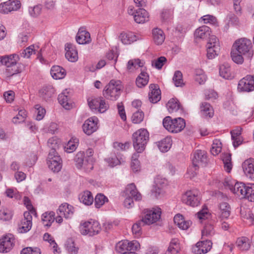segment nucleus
<instances>
[{
    "label": "nucleus",
    "mask_w": 254,
    "mask_h": 254,
    "mask_svg": "<svg viewBox=\"0 0 254 254\" xmlns=\"http://www.w3.org/2000/svg\"><path fill=\"white\" fill-rule=\"evenodd\" d=\"M98 119L96 117H92L86 120L82 125L83 132L90 135L98 128Z\"/></svg>",
    "instance_id": "nucleus-17"
},
{
    "label": "nucleus",
    "mask_w": 254,
    "mask_h": 254,
    "mask_svg": "<svg viewBox=\"0 0 254 254\" xmlns=\"http://www.w3.org/2000/svg\"><path fill=\"white\" fill-rule=\"evenodd\" d=\"M221 149L222 144L220 141L218 139H215L213 142L210 149L211 153L213 155L216 156L221 152Z\"/></svg>",
    "instance_id": "nucleus-53"
},
{
    "label": "nucleus",
    "mask_w": 254,
    "mask_h": 254,
    "mask_svg": "<svg viewBox=\"0 0 254 254\" xmlns=\"http://www.w3.org/2000/svg\"><path fill=\"white\" fill-rule=\"evenodd\" d=\"M19 57L17 54L3 56V65L6 67V72L9 75H13L21 72L22 66L17 62Z\"/></svg>",
    "instance_id": "nucleus-3"
},
{
    "label": "nucleus",
    "mask_w": 254,
    "mask_h": 254,
    "mask_svg": "<svg viewBox=\"0 0 254 254\" xmlns=\"http://www.w3.org/2000/svg\"><path fill=\"white\" fill-rule=\"evenodd\" d=\"M125 193L126 196H130L135 201H140L142 199V195L138 191L134 183H131L127 186Z\"/></svg>",
    "instance_id": "nucleus-22"
},
{
    "label": "nucleus",
    "mask_w": 254,
    "mask_h": 254,
    "mask_svg": "<svg viewBox=\"0 0 254 254\" xmlns=\"http://www.w3.org/2000/svg\"><path fill=\"white\" fill-rule=\"evenodd\" d=\"M231 56L233 61L237 64H242L244 62V55L236 52V50H232Z\"/></svg>",
    "instance_id": "nucleus-56"
},
{
    "label": "nucleus",
    "mask_w": 254,
    "mask_h": 254,
    "mask_svg": "<svg viewBox=\"0 0 254 254\" xmlns=\"http://www.w3.org/2000/svg\"><path fill=\"white\" fill-rule=\"evenodd\" d=\"M194 79L199 84H202L206 80V76L203 70L200 68L196 69L194 71Z\"/></svg>",
    "instance_id": "nucleus-48"
},
{
    "label": "nucleus",
    "mask_w": 254,
    "mask_h": 254,
    "mask_svg": "<svg viewBox=\"0 0 254 254\" xmlns=\"http://www.w3.org/2000/svg\"><path fill=\"white\" fill-rule=\"evenodd\" d=\"M55 140L50 138L48 141V146L51 148L49 153L47 163L50 170L54 172H59L62 167V160L56 151V146H53Z\"/></svg>",
    "instance_id": "nucleus-1"
},
{
    "label": "nucleus",
    "mask_w": 254,
    "mask_h": 254,
    "mask_svg": "<svg viewBox=\"0 0 254 254\" xmlns=\"http://www.w3.org/2000/svg\"><path fill=\"white\" fill-rule=\"evenodd\" d=\"M149 139V133L147 129L140 128L132 135L133 146L138 153L142 152Z\"/></svg>",
    "instance_id": "nucleus-2"
},
{
    "label": "nucleus",
    "mask_w": 254,
    "mask_h": 254,
    "mask_svg": "<svg viewBox=\"0 0 254 254\" xmlns=\"http://www.w3.org/2000/svg\"><path fill=\"white\" fill-rule=\"evenodd\" d=\"M58 101L59 103L66 110H69L72 107V103L70 100L69 93L67 89L59 94Z\"/></svg>",
    "instance_id": "nucleus-29"
},
{
    "label": "nucleus",
    "mask_w": 254,
    "mask_h": 254,
    "mask_svg": "<svg viewBox=\"0 0 254 254\" xmlns=\"http://www.w3.org/2000/svg\"><path fill=\"white\" fill-rule=\"evenodd\" d=\"M134 20L137 23H144L149 20V14L143 8L136 10Z\"/></svg>",
    "instance_id": "nucleus-30"
},
{
    "label": "nucleus",
    "mask_w": 254,
    "mask_h": 254,
    "mask_svg": "<svg viewBox=\"0 0 254 254\" xmlns=\"http://www.w3.org/2000/svg\"><path fill=\"white\" fill-rule=\"evenodd\" d=\"M76 40L79 44L89 43L91 41L90 34L84 28H80L77 34Z\"/></svg>",
    "instance_id": "nucleus-26"
},
{
    "label": "nucleus",
    "mask_w": 254,
    "mask_h": 254,
    "mask_svg": "<svg viewBox=\"0 0 254 254\" xmlns=\"http://www.w3.org/2000/svg\"><path fill=\"white\" fill-rule=\"evenodd\" d=\"M252 46L251 41L244 38L236 40L233 45L232 49L243 55L248 59H251L254 54Z\"/></svg>",
    "instance_id": "nucleus-5"
},
{
    "label": "nucleus",
    "mask_w": 254,
    "mask_h": 254,
    "mask_svg": "<svg viewBox=\"0 0 254 254\" xmlns=\"http://www.w3.org/2000/svg\"><path fill=\"white\" fill-rule=\"evenodd\" d=\"M238 89L244 92L254 90V76L249 75L241 79L238 83Z\"/></svg>",
    "instance_id": "nucleus-18"
},
{
    "label": "nucleus",
    "mask_w": 254,
    "mask_h": 254,
    "mask_svg": "<svg viewBox=\"0 0 254 254\" xmlns=\"http://www.w3.org/2000/svg\"><path fill=\"white\" fill-rule=\"evenodd\" d=\"M21 7L20 1L18 0H8L0 4V12L7 14L17 11Z\"/></svg>",
    "instance_id": "nucleus-15"
},
{
    "label": "nucleus",
    "mask_w": 254,
    "mask_h": 254,
    "mask_svg": "<svg viewBox=\"0 0 254 254\" xmlns=\"http://www.w3.org/2000/svg\"><path fill=\"white\" fill-rule=\"evenodd\" d=\"M140 248L139 243L136 241H128L125 240L118 242L116 246V252L123 254L129 251H136Z\"/></svg>",
    "instance_id": "nucleus-12"
},
{
    "label": "nucleus",
    "mask_w": 254,
    "mask_h": 254,
    "mask_svg": "<svg viewBox=\"0 0 254 254\" xmlns=\"http://www.w3.org/2000/svg\"><path fill=\"white\" fill-rule=\"evenodd\" d=\"M226 189H229L237 196L245 198L247 195L248 186L243 183H238L231 178H226L223 182Z\"/></svg>",
    "instance_id": "nucleus-6"
},
{
    "label": "nucleus",
    "mask_w": 254,
    "mask_h": 254,
    "mask_svg": "<svg viewBox=\"0 0 254 254\" xmlns=\"http://www.w3.org/2000/svg\"><path fill=\"white\" fill-rule=\"evenodd\" d=\"M51 74L55 79H61L64 77L66 73L64 69L59 65L53 66L51 69Z\"/></svg>",
    "instance_id": "nucleus-38"
},
{
    "label": "nucleus",
    "mask_w": 254,
    "mask_h": 254,
    "mask_svg": "<svg viewBox=\"0 0 254 254\" xmlns=\"http://www.w3.org/2000/svg\"><path fill=\"white\" fill-rule=\"evenodd\" d=\"M207 162V157L206 153L204 151L197 150L193 153V156L192 158V163L193 165H198L199 166H204Z\"/></svg>",
    "instance_id": "nucleus-21"
},
{
    "label": "nucleus",
    "mask_w": 254,
    "mask_h": 254,
    "mask_svg": "<svg viewBox=\"0 0 254 254\" xmlns=\"http://www.w3.org/2000/svg\"><path fill=\"white\" fill-rule=\"evenodd\" d=\"M119 38L123 44L129 45L139 39L138 37L131 32H122Z\"/></svg>",
    "instance_id": "nucleus-27"
},
{
    "label": "nucleus",
    "mask_w": 254,
    "mask_h": 254,
    "mask_svg": "<svg viewBox=\"0 0 254 254\" xmlns=\"http://www.w3.org/2000/svg\"><path fill=\"white\" fill-rule=\"evenodd\" d=\"M74 212V207L67 203L62 204L57 211L58 214L63 215L66 219L71 218Z\"/></svg>",
    "instance_id": "nucleus-24"
},
{
    "label": "nucleus",
    "mask_w": 254,
    "mask_h": 254,
    "mask_svg": "<svg viewBox=\"0 0 254 254\" xmlns=\"http://www.w3.org/2000/svg\"><path fill=\"white\" fill-rule=\"evenodd\" d=\"M236 245L240 250L242 251H246L250 249L251 243L248 238L242 237L237 239L236 241Z\"/></svg>",
    "instance_id": "nucleus-39"
},
{
    "label": "nucleus",
    "mask_w": 254,
    "mask_h": 254,
    "mask_svg": "<svg viewBox=\"0 0 254 254\" xmlns=\"http://www.w3.org/2000/svg\"><path fill=\"white\" fill-rule=\"evenodd\" d=\"M207 49V57L209 59H213L218 56L220 48L216 46L214 49L211 48V47L206 48Z\"/></svg>",
    "instance_id": "nucleus-59"
},
{
    "label": "nucleus",
    "mask_w": 254,
    "mask_h": 254,
    "mask_svg": "<svg viewBox=\"0 0 254 254\" xmlns=\"http://www.w3.org/2000/svg\"><path fill=\"white\" fill-rule=\"evenodd\" d=\"M219 74L222 77L226 79H231L234 77L231 67L227 63H224L220 65Z\"/></svg>",
    "instance_id": "nucleus-34"
},
{
    "label": "nucleus",
    "mask_w": 254,
    "mask_h": 254,
    "mask_svg": "<svg viewBox=\"0 0 254 254\" xmlns=\"http://www.w3.org/2000/svg\"><path fill=\"white\" fill-rule=\"evenodd\" d=\"M79 200L84 204L90 205L92 204L94 198L91 192L86 190L79 195Z\"/></svg>",
    "instance_id": "nucleus-40"
},
{
    "label": "nucleus",
    "mask_w": 254,
    "mask_h": 254,
    "mask_svg": "<svg viewBox=\"0 0 254 254\" xmlns=\"http://www.w3.org/2000/svg\"><path fill=\"white\" fill-rule=\"evenodd\" d=\"M88 105L91 109L101 113L105 112L109 107L108 103L103 97L96 98L88 101Z\"/></svg>",
    "instance_id": "nucleus-14"
},
{
    "label": "nucleus",
    "mask_w": 254,
    "mask_h": 254,
    "mask_svg": "<svg viewBox=\"0 0 254 254\" xmlns=\"http://www.w3.org/2000/svg\"><path fill=\"white\" fill-rule=\"evenodd\" d=\"M201 116L204 118H211L213 116V109L210 104L203 102L200 106Z\"/></svg>",
    "instance_id": "nucleus-35"
},
{
    "label": "nucleus",
    "mask_w": 254,
    "mask_h": 254,
    "mask_svg": "<svg viewBox=\"0 0 254 254\" xmlns=\"http://www.w3.org/2000/svg\"><path fill=\"white\" fill-rule=\"evenodd\" d=\"M79 228L80 232L82 235H88L89 236H93L98 234L101 230V226L99 223L93 219L81 222Z\"/></svg>",
    "instance_id": "nucleus-8"
},
{
    "label": "nucleus",
    "mask_w": 254,
    "mask_h": 254,
    "mask_svg": "<svg viewBox=\"0 0 254 254\" xmlns=\"http://www.w3.org/2000/svg\"><path fill=\"white\" fill-rule=\"evenodd\" d=\"M166 107L169 113H172L177 112L180 109V105L176 99L172 98L168 101Z\"/></svg>",
    "instance_id": "nucleus-47"
},
{
    "label": "nucleus",
    "mask_w": 254,
    "mask_h": 254,
    "mask_svg": "<svg viewBox=\"0 0 254 254\" xmlns=\"http://www.w3.org/2000/svg\"><path fill=\"white\" fill-rule=\"evenodd\" d=\"M150 92L148 94L150 101L153 103L158 102L161 99V91L155 84H150Z\"/></svg>",
    "instance_id": "nucleus-28"
},
{
    "label": "nucleus",
    "mask_w": 254,
    "mask_h": 254,
    "mask_svg": "<svg viewBox=\"0 0 254 254\" xmlns=\"http://www.w3.org/2000/svg\"><path fill=\"white\" fill-rule=\"evenodd\" d=\"M13 216L12 211L7 208L2 207L0 209V220L7 221L11 220Z\"/></svg>",
    "instance_id": "nucleus-43"
},
{
    "label": "nucleus",
    "mask_w": 254,
    "mask_h": 254,
    "mask_svg": "<svg viewBox=\"0 0 254 254\" xmlns=\"http://www.w3.org/2000/svg\"><path fill=\"white\" fill-rule=\"evenodd\" d=\"M143 65L144 62L139 59L131 60L128 62L127 68L129 70H133L143 67Z\"/></svg>",
    "instance_id": "nucleus-52"
},
{
    "label": "nucleus",
    "mask_w": 254,
    "mask_h": 254,
    "mask_svg": "<svg viewBox=\"0 0 254 254\" xmlns=\"http://www.w3.org/2000/svg\"><path fill=\"white\" fill-rule=\"evenodd\" d=\"M14 243V237L12 234H9L3 236L0 239V252H9L13 248Z\"/></svg>",
    "instance_id": "nucleus-16"
},
{
    "label": "nucleus",
    "mask_w": 254,
    "mask_h": 254,
    "mask_svg": "<svg viewBox=\"0 0 254 254\" xmlns=\"http://www.w3.org/2000/svg\"><path fill=\"white\" fill-rule=\"evenodd\" d=\"M108 201V198L104 194L99 193L95 197V206L96 208H100L106 202Z\"/></svg>",
    "instance_id": "nucleus-54"
},
{
    "label": "nucleus",
    "mask_w": 254,
    "mask_h": 254,
    "mask_svg": "<svg viewBox=\"0 0 254 254\" xmlns=\"http://www.w3.org/2000/svg\"><path fill=\"white\" fill-rule=\"evenodd\" d=\"M152 33L153 41L157 45H161L164 42L165 36L164 32L161 29L154 28Z\"/></svg>",
    "instance_id": "nucleus-37"
},
{
    "label": "nucleus",
    "mask_w": 254,
    "mask_h": 254,
    "mask_svg": "<svg viewBox=\"0 0 254 254\" xmlns=\"http://www.w3.org/2000/svg\"><path fill=\"white\" fill-rule=\"evenodd\" d=\"M231 206L227 202H221L218 205V216L221 219H228L231 214Z\"/></svg>",
    "instance_id": "nucleus-25"
},
{
    "label": "nucleus",
    "mask_w": 254,
    "mask_h": 254,
    "mask_svg": "<svg viewBox=\"0 0 254 254\" xmlns=\"http://www.w3.org/2000/svg\"><path fill=\"white\" fill-rule=\"evenodd\" d=\"M66 251L70 254H77L78 251V248L76 246L73 240L69 238L67 240L65 244Z\"/></svg>",
    "instance_id": "nucleus-44"
},
{
    "label": "nucleus",
    "mask_w": 254,
    "mask_h": 254,
    "mask_svg": "<svg viewBox=\"0 0 254 254\" xmlns=\"http://www.w3.org/2000/svg\"><path fill=\"white\" fill-rule=\"evenodd\" d=\"M139 153L136 152L133 153L131 157L130 166L132 171L134 172L138 171L140 169V164L138 160Z\"/></svg>",
    "instance_id": "nucleus-45"
},
{
    "label": "nucleus",
    "mask_w": 254,
    "mask_h": 254,
    "mask_svg": "<svg viewBox=\"0 0 254 254\" xmlns=\"http://www.w3.org/2000/svg\"><path fill=\"white\" fill-rule=\"evenodd\" d=\"M122 87L120 80H111L105 87L103 94L106 99L116 101L120 96Z\"/></svg>",
    "instance_id": "nucleus-4"
},
{
    "label": "nucleus",
    "mask_w": 254,
    "mask_h": 254,
    "mask_svg": "<svg viewBox=\"0 0 254 254\" xmlns=\"http://www.w3.org/2000/svg\"><path fill=\"white\" fill-rule=\"evenodd\" d=\"M200 166L198 165H193L190 166L188 169L187 173L186 174V177L190 179L194 178L197 173L198 168Z\"/></svg>",
    "instance_id": "nucleus-63"
},
{
    "label": "nucleus",
    "mask_w": 254,
    "mask_h": 254,
    "mask_svg": "<svg viewBox=\"0 0 254 254\" xmlns=\"http://www.w3.org/2000/svg\"><path fill=\"white\" fill-rule=\"evenodd\" d=\"M202 237H210L214 234L213 225L208 224L206 225L201 232Z\"/></svg>",
    "instance_id": "nucleus-62"
},
{
    "label": "nucleus",
    "mask_w": 254,
    "mask_h": 254,
    "mask_svg": "<svg viewBox=\"0 0 254 254\" xmlns=\"http://www.w3.org/2000/svg\"><path fill=\"white\" fill-rule=\"evenodd\" d=\"M245 198H247L249 201L254 202V184H251L248 186L247 195Z\"/></svg>",
    "instance_id": "nucleus-64"
},
{
    "label": "nucleus",
    "mask_w": 254,
    "mask_h": 254,
    "mask_svg": "<svg viewBox=\"0 0 254 254\" xmlns=\"http://www.w3.org/2000/svg\"><path fill=\"white\" fill-rule=\"evenodd\" d=\"M35 53V50L34 49V46L31 45L23 50L20 54L21 57L23 58L28 59L30 56Z\"/></svg>",
    "instance_id": "nucleus-57"
},
{
    "label": "nucleus",
    "mask_w": 254,
    "mask_h": 254,
    "mask_svg": "<svg viewBox=\"0 0 254 254\" xmlns=\"http://www.w3.org/2000/svg\"><path fill=\"white\" fill-rule=\"evenodd\" d=\"M171 145L172 140L169 137H167L159 141L157 144L159 149L162 152H167L171 148Z\"/></svg>",
    "instance_id": "nucleus-41"
},
{
    "label": "nucleus",
    "mask_w": 254,
    "mask_h": 254,
    "mask_svg": "<svg viewBox=\"0 0 254 254\" xmlns=\"http://www.w3.org/2000/svg\"><path fill=\"white\" fill-rule=\"evenodd\" d=\"M54 93L55 89L52 85L44 86L39 92L40 97L46 101L51 98Z\"/></svg>",
    "instance_id": "nucleus-31"
},
{
    "label": "nucleus",
    "mask_w": 254,
    "mask_h": 254,
    "mask_svg": "<svg viewBox=\"0 0 254 254\" xmlns=\"http://www.w3.org/2000/svg\"><path fill=\"white\" fill-rule=\"evenodd\" d=\"M74 161L76 167L86 172H89L93 169V165L91 164L90 159H86L84 152L79 151L76 154Z\"/></svg>",
    "instance_id": "nucleus-9"
},
{
    "label": "nucleus",
    "mask_w": 254,
    "mask_h": 254,
    "mask_svg": "<svg viewBox=\"0 0 254 254\" xmlns=\"http://www.w3.org/2000/svg\"><path fill=\"white\" fill-rule=\"evenodd\" d=\"M212 243L209 240L198 242L191 248V251L194 254H206L212 248Z\"/></svg>",
    "instance_id": "nucleus-19"
},
{
    "label": "nucleus",
    "mask_w": 254,
    "mask_h": 254,
    "mask_svg": "<svg viewBox=\"0 0 254 254\" xmlns=\"http://www.w3.org/2000/svg\"><path fill=\"white\" fill-rule=\"evenodd\" d=\"M66 51L65 57L70 62H75L78 60V53L75 46L71 43H66L65 45Z\"/></svg>",
    "instance_id": "nucleus-20"
},
{
    "label": "nucleus",
    "mask_w": 254,
    "mask_h": 254,
    "mask_svg": "<svg viewBox=\"0 0 254 254\" xmlns=\"http://www.w3.org/2000/svg\"><path fill=\"white\" fill-rule=\"evenodd\" d=\"M42 6L40 4L34 6H30L28 8V12L30 15L32 17H37L41 13Z\"/></svg>",
    "instance_id": "nucleus-55"
},
{
    "label": "nucleus",
    "mask_w": 254,
    "mask_h": 254,
    "mask_svg": "<svg viewBox=\"0 0 254 254\" xmlns=\"http://www.w3.org/2000/svg\"><path fill=\"white\" fill-rule=\"evenodd\" d=\"M27 116V113L25 110H20L18 114L12 119V122L14 124H18L23 122Z\"/></svg>",
    "instance_id": "nucleus-58"
},
{
    "label": "nucleus",
    "mask_w": 254,
    "mask_h": 254,
    "mask_svg": "<svg viewBox=\"0 0 254 254\" xmlns=\"http://www.w3.org/2000/svg\"><path fill=\"white\" fill-rule=\"evenodd\" d=\"M183 203L192 207L197 206L200 204V192L197 190H188L182 197Z\"/></svg>",
    "instance_id": "nucleus-10"
},
{
    "label": "nucleus",
    "mask_w": 254,
    "mask_h": 254,
    "mask_svg": "<svg viewBox=\"0 0 254 254\" xmlns=\"http://www.w3.org/2000/svg\"><path fill=\"white\" fill-rule=\"evenodd\" d=\"M173 81L176 87H182L185 85L183 79V74L181 71L177 70L175 72Z\"/></svg>",
    "instance_id": "nucleus-51"
},
{
    "label": "nucleus",
    "mask_w": 254,
    "mask_h": 254,
    "mask_svg": "<svg viewBox=\"0 0 254 254\" xmlns=\"http://www.w3.org/2000/svg\"><path fill=\"white\" fill-rule=\"evenodd\" d=\"M149 75L144 71H141L136 79V84L141 88L145 86L148 82Z\"/></svg>",
    "instance_id": "nucleus-42"
},
{
    "label": "nucleus",
    "mask_w": 254,
    "mask_h": 254,
    "mask_svg": "<svg viewBox=\"0 0 254 254\" xmlns=\"http://www.w3.org/2000/svg\"><path fill=\"white\" fill-rule=\"evenodd\" d=\"M210 29L206 25H203L196 29L194 35L195 38L204 39L210 36Z\"/></svg>",
    "instance_id": "nucleus-32"
},
{
    "label": "nucleus",
    "mask_w": 254,
    "mask_h": 254,
    "mask_svg": "<svg viewBox=\"0 0 254 254\" xmlns=\"http://www.w3.org/2000/svg\"><path fill=\"white\" fill-rule=\"evenodd\" d=\"M79 143L77 138H72L65 146V150L67 153H71L75 150Z\"/></svg>",
    "instance_id": "nucleus-50"
},
{
    "label": "nucleus",
    "mask_w": 254,
    "mask_h": 254,
    "mask_svg": "<svg viewBox=\"0 0 254 254\" xmlns=\"http://www.w3.org/2000/svg\"><path fill=\"white\" fill-rule=\"evenodd\" d=\"M161 211L159 208L145 209L142 220L146 225H151L158 221L161 217Z\"/></svg>",
    "instance_id": "nucleus-11"
},
{
    "label": "nucleus",
    "mask_w": 254,
    "mask_h": 254,
    "mask_svg": "<svg viewBox=\"0 0 254 254\" xmlns=\"http://www.w3.org/2000/svg\"><path fill=\"white\" fill-rule=\"evenodd\" d=\"M34 211L30 210L24 213V217L21 219L18 225V231L20 233H24L28 232L32 226V216L31 213Z\"/></svg>",
    "instance_id": "nucleus-13"
},
{
    "label": "nucleus",
    "mask_w": 254,
    "mask_h": 254,
    "mask_svg": "<svg viewBox=\"0 0 254 254\" xmlns=\"http://www.w3.org/2000/svg\"><path fill=\"white\" fill-rule=\"evenodd\" d=\"M222 160L224 163V170L228 173H230L232 168L231 162V155L229 153L223 154Z\"/></svg>",
    "instance_id": "nucleus-49"
},
{
    "label": "nucleus",
    "mask_w": 254,
    "mask_h": 254,
    "mask_svg": "<svg viewBox=\"0 0 254 254\" xmlns=\"http://www.w3.org/2000/svg\"><path fill=\"white\" fill-rule=\"evenodd\" d=\"M163 125L168 131L172 133H178L185 128L186 122L182 118L172 119L170 117L167 116L163 119Z\"/></svg>",
    "instance_id": "nucleus-7"
},
{
    "label": "nucleus",
    "mask_w": 254,
    "mask_h": 254,
    "mask_svg": "<svg viewBox=\"0 0 254 254\" xmlns=\"http://www.w3.org/2000/svg\"><path fill=\"white\" fill-rule=\"evenodd\" d=\"M36 110V119L37 121H40L43 119L46 114V110L45 108L37 104L35 106Z\"/></svg>",
    "instance_id": "nucleus-60"
},
{
    "label": "nucleus",
    "mask_w": 254,
    "mask_h": 254,
    "mask_svg": "<svg viewBox=\"0 0 254 254\" xmlns=\"http://www.w3.org/2000/svg\"><path fill=\"white\" fill-rule=\"evenodd\" d=\"M55 213L53 211H47L41 216L42 224L44 226L50 227L55 221Z\"/></svg>",
    "instance_id": "nucleus-36"
},
{
    "label": "nucleus",
    "mask_w": 254,
    "mask_h": 254,
    "mask_svg": "<svg viewBox=\"0 0 254 254\" xmlns=\"http://www.w3.org/2000/svg\"><path fill=\"white\" fill-rule=\"evenodd\" d=\"M242 167L245 175L254 181V159L250 158L245 160Z\"/></svg>",
    "instance_id": "nucleus-23"
},
{
    "label": "nucleus",
    "mask_w": 254,
    "mask_h": 254,
    "mask_svg": "<svg viewBox=\"0 0 254 254\" xmlns=\"http://www.w3.org/2000/svg\"><path fill=\"white\" fill-rule=\"evenodd\" d=\"M144 113L141 111H137L133 113L132 117L131 120L134 124H139L143 120Z\"/></svg>",
    "instance_id": "nucleus-61"
},
{
    "label": "nucleus",
    "mask_w": 254,
    "mask_h": 254,
    "mask_svg": "<svg viewBox=\"0 0 254 254\" xmlns=\"http://www.w3.org/2000/svg\"><path fill=\"white\" fill-rule=\"evenodd\" d=\"M180 250V247L178 239H172L168 249V252L171 254H177Z\"/></svg>",
    "instance_id": "nucleus-46"
},
{
    "label": "nucleus",
    "mask_w": 254,
    "mask_h": 254,
    "mask_svg": "<svg viewBox=\"0 0 254 254\" xmlns=\"http://www.w3.org/2000/svg\"><path fill=\"white\" fill-rule=\"evenodd\" d=\"M175 223L181 229L187 230L191 224V222L185 220L182 215L178 214L174 218Z\"/></svg>",
    "instance_id": "nucleus-33"
}]
</instances>
